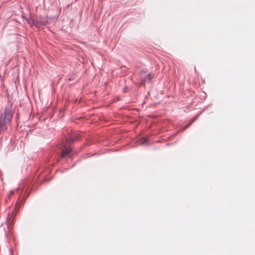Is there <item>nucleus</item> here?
<instances>
[{"instance_id":"obj_3","label":"nucleus","mask_w":255,"mask_h":255,"mask_svg":"<svg viewBox=\"0 0 255 255\" xmlns=\"http://www.w3.org/2000/svg\"><path fill=\"white\" fill-rule=\"evenodd\" d=\"M48 23L47 19L42 16L37 17L35 19V26L38 28L41 26L46 25Z\"/></svg>"},{"instance_id":"obj_2","label":"nucleus","mask_w":255,"mask_h":255,"mask_svg":"<svg viewBox=\"0 0 255 255\" xmlns=\"http://www.w3.org/2000/svg\"><path fill=\"white\" fill-rule=\"evenodd\" d=\"M140 82L141 84H143L147 80H150L154 78V75L151 73H147L144 70H141L139 74Z\"/></svg>"},{"instance_id":"obj_7","label":"nucleus","mask_w":255,"mask_h":255,"mask_svg":"<svg viewBox=\"0 0 255 255\" xmlns=\"http://www.w3.org/2000/svg\"><path fill=\"white\" fill-rule=\"evenodd\" d=\"M80 134L78 133L76 134L74 137H72L70 138V140L71 141L74 142V141H76L78 140L80 138Z\"/></svg>"},{"instance_id":"obj_8","label":"nucleus","mask_w":255,"mask_h":255,"mask_svg":"<svg viewBox=\"0 0 255 255\" xmlns=\"http://www.w3.org/2000/svg\"><path fill=\"white\" fill-rule=\"evenodd\" d=\"M196 119V118H194L192 121H189L188 122V123L187 124L186 126L183 129V130H184L185 129H186V128H187L189 126H190V125L192 124V123L193 122H194L195 120Z\"/></svg>"},{"instance_id":"obj_6","label":"nucleus","mask_w":255,"mask_h":255,"mask_svg":"<svg viewBox=\"0 0 255 255\" xmlns=\"http://www.w3.org/2000/svg\"><path fill=\"white\" fill-rule=\"evenodd\" d=\"M139 144L141 145L146 144L148 142V140L146 138L142 137L139 141Z\"/></svg>"},{"instance_id":"obj_5","label":"nucleus","mask_w":255,"mask_h":255,"mask_svg":"<svg viewBox=\"0 0 255 255\" xmlns=\"http://www.w3.org/2000/svg\"><path fill=\"white\" fill-rule=\"evenodd\" d=\"M27 22L30 26H32L33 25H35V19H32L31 17L27 18Z\"/></svg>"},{"instance_id":"obj_4","label":"nucleus","mask_w":255,"mask_h":255,"mask_svg":"<svg viewBox=\"0 0 255 255\" xmlns=\"http://www.w3.org/2000/svg\"><path fill=\"white\" fill-rule=\"evenodd\" d=\"M72 155V151L71 149H68L67 147L64 146V148L63 149V151L61 154V156L62 157H65L67 156L69 157V158H71Z\"/></svg>"},{"instance_id":"obj_1","label":"nucleus","mask_w":255,"mask_h":255,"mask_svg":"<svg viewBox=\"0 0 255 255\" xmlns=\"http://www.w3.org/2000/svg\"><path fill=\"white\" fill-rule=\"evenodd\" d=\"M13 112L10 107H5L3 113L0 115V134L7 130L13 117Z\"/></svg>"}]
</instances>
